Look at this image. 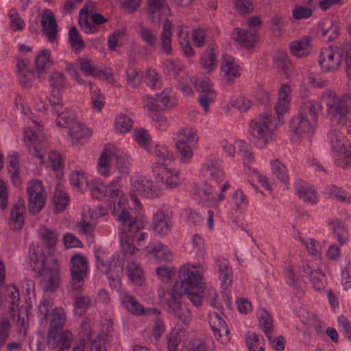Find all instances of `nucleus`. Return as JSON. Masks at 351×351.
<instances>
[{
  "label": "nucleus",
  "instance_id": "37998d69",
  "mask_svg": "<svg viewBox=\"0 0 351 351\" xmlns=\"http://www.w3.org/2000/svg\"><path fill=\"white\" fill-rule=\"evenodd\" d=\"M79 25L86 34H93L98 30V27L88 20V7L86 5H84L80 11Z\"/></svg>",
  "mask_w": 351,
  "mask_h": 351
},
{
  "label": "nucleus",
  "instance_id": "7ed1b4c3",
  "mask_svg": "<svg viewBox=\"0 0 351 351\" xmlns=\"http://www.w3.org/2000/svg\"><path fill=\"white\" fill-rule=\"evenodd\" d=\"M202 173L206 179V182L197 187L195 198L199 204L209 207L219 202L215 197V191L223 178L219 160L214 156H210L202 165Z\"/></svg>",
  "mask_w": 351,
  "mask_h": 351
},
{
  "label": "nucleus",
  "instance_id": "cd10ccee",
  "mask_svg": "<svg viewBox=\"0 0 351 351\" xmlns=\"http://www.w3.org/2000/svg\"><path fill=\"white\" fill-rule=\"evenodd\" d=\"M257 32L255 29L249 30L235 28L234 29L232 37L234 40L247 49L252 48L257 41Z\"/></svg>",
  "mask_w": 351,
  "mask_h": 351
},
{
  "label": "nucleus",
  "instance_id": "2f4dec72",
  "mask_svg": "<svg viewBox=\"0 0 351 351\" xmlns=\"http://www.w3.org/2000/svg\"><path fill=\"white\" fill-rule=\"evenodd\" d=\"M295 191L300 199L310 204L317 202V197L315 189L306 182L299 180L294 184Z\"/></svg>",
  "mask_w": 351,
  "mask_h": 351
},
{
  "label": "nucleus",
  "instance_id": "a878e982",
  "mask_svg": "<svg viewBox=\"0 0 351 351\" xmlns=\"http://www.w3.org/2000/svg\"><path fill=\"white\" fill-rule=\"evenodd\" d=\"M215 268L219 274V278L223 289H227L232 283V271L228 261L223 257L215 259Z\"/></svg>",
  "mask_w": 351,
  "mask_h": 351
},
{
  "label": "nucleus",
  "instance_id": "e2e57ef3",
  "mask_svg": "<svg viewBox=\"0 0 351 351\" xmlns=\"http://www.w3.org/2000/svg\"><path fill=\"white\" fill-rule=\"evenodd\" d=\"M49 82L52 90L60 91L64 88L66 78L63 73L54 72L49 76Z\"/></svg>",
  "mask_w": 351,
  "mask_h": 351
},
{
  "label": "nucleus",
  "instance_id": "dca6fc26",
  "mask_svg": "<svg viewBox=\"0 0 351 351\" xmlns=\"http://www.w3.org/2000/svg\"><path fill=\"white\" fill-rule=\"evenodd\" d=\"M171 89L166 88L162 93L156 95L155 97L150 95L145 97L144 101L146 102L148 110L157 112L171 107L173 97L171 95Z\"/></svg>",
  "mask_w": 351,
  "mask_h": 351
},
{
  "label": "nucleus",
  "instance_id": "6e6d98bb",
  "mask_svg": "<svg viewBox=\"0 0 351 351\" xmlns=\"http://www.w3.org/2000/svg\"><path fill=\"white\" fill-rule=\"evenodd\" d=\"M69 42L75 53L80 52L85 47V44L75 27H71L69 31Z\"/></svg>",
  "mask_w": 351,
  "mask_h": 351
},
{
  "label": "nucleus",
  "instance_id": "f257e3e1",
  "mask_svg": "<svg viewBox=\"0 0 351 351\" xmlns=\"http://www.w3.org/2000/svg\"><path fill=\"white\" fill-rule=\"evenodd\" d=\"M180 285L176 283L166 293V308L169 313L174 315L183 324L187 325L191 320L189 309L181 304L180 299L183 293L196 306L202 304L204 283L199 271L190 269L183 266L179 271Z\"/></svg>",
  "mask_w": 351,
  "mask_h": 351
},
{
  "label": "nucleus",
  "instance_id": "79ce46f5",
  "mask_svg": "<svg viewBox=\"0 0 351 351\" xmlns=\"http://www.w3.org/2000/svg\"><path fill=\"white\" fill-rule=\"evenodd\" d=\"M75 65L85 75L95 77L102 74L99 69L94 65L93 62L87 58H77Z\"/></svg>",
  "mask_w": 351,
  "mask_h": 351
},
{
  "label": "nucleus",
  "instance_id": "ea45409f",
  "mask_svg": "<svg viewBox=\"0 0 351 351\" xmlns=\"http://www.w3.org/2000/svg\"><path fill=\"white\" fill-rule=\"evenodd\" d=\"M112 150L109 147L103 149L97 164V171L99 173L104 177H108L110 171V158Z\"/></svg>",
  "mask_w": 351,
  "mask_h": 351
},
{
  "label": "nucleus",
  "instance_id": "5701e85b",
  "mask_svg": "<svg viewBox=\"0 0 351 351\" xmlns=\"http://www.w3.org/2000/svg\"><path fill=\"white\" fill-rule=\"evenodd\" d=\"M16 67L18 80L21 85L25 88L31 87L34 80V73L29 68V61L24 58H18Z\"/></svg>",
  "mask_w": 351,
  "mask_h": 351
},
{
  "label": "nucleus",
  "instance_id": "f3484780",
  "mask_svg": "<svg viewBox=\"0 0 351 351\" xmlns=\"http://www.w3.org/2000/svg\"><path fill=\"white\" fill-rule=\"evenodd\" d=\"M81 338L74 346L82 343L84 348L86 344H90V351H106L105 348L101 343L99 334L93 331L86 322H83L81 324Z\"/></svg>",
  "mask_w": 351,
  "mask_h": 351
},
{
  "label": "nucleus",
  "instance_id": "1a4fd4ad",
  "mask_svg": "<svg viewBox=\"0 0 351 351\" xmlns=\"http://www.w3.org/2000/svg\"><path fill=\"white\" fill-rule=\"evenodd\" d=\"M131 186L130 198L135 204H140L136 195L147 198H155L158 197L160 193V189L154 185L152 181L144 177L132 180Z\"/></svg>",
  "mask_w": 351,
  "mask_h": 351
},
{
  "label": "nucleus",
  "instance_id": "393cba45",
  "mask_svg": "<svg viewBox=\"0 0 351 351\" xmlns=\"http://www.w3.org/2000/svg\"><path fill=\"white\" fill-rule=\"evenodd\" d=\"M291 88L288 84H282L278 91V99L275 106V111L279 122L283 123V114L288 111Z\"/></svg>",
  "mask_w": 351,
  "mask_h": 351
},
{
  "label": "nucleus",
  "instance_id": "7c9ffc66",
  "mask_svg": "<svg viewBox=\"0 0 351 351\" xmlns=\"http://www.w3.org/2000/svg\"><path fill=\"white\" fill-rule=\"evenodd\" d=\"M153 229L160 236H165L171 226L169 217L162 211L158 210L153 216Z\"/></svg>",
  "mask_w": 351,
  "mask_h": 351
},
{
  "label": "nucleus",
  "instance_id": "f704fd0d",
  "mask_svg": "<svg viewBox=\"0 0 351 351\" xmlns=\"http://www.w3.org/2000/svg\"><path fill=\"white\" fill-rule=\"evenodd\" d=\"M149 254H153L158 261L169 262L172 259V255L169 249L160 242H153L147 247Z\"/></svg>",
  "mask_w": 351,
  "mask_h": 351
},
{
  "label": "nucleus",
  "instance_id": "680f3d73",
  "mask_svg": "<svg viewBox=\"0 0 351 351\" xmlns=\"http://www.w3.org/2000/svg\"><path fill=\"white\" fill-rule=\"evenodd\" d=\"M178 152V158L182 164H188L191 162L194 147L190 145H176Z\"/></svg>",
  "mask_w": 351,
  "mask_h": 351
},
{
  "label": "nucleus",
  "instance_id": "473e14b6",
  "mask_svg": "<svg viewBox=\"0 0 351 351\" xmlns=\"http://www.w3.org/2000/svg\"><path fill=\"white\" fill-rule=\"evenodd\" d=\"M172 23L168 19H165L162 24V30L160 34L159 42L162 51L167 54L170 55L172 52L171 37L173 35Z\"/></svg>",
  "mask_w": 351,
  "mask_h": 351
},
{
  "label": "nucleus",
  "instance_id": "412c9836",
  "mask_svg": "<svg viewBox=\"0 0 351 351\" xmlns=\"http://www.w3.org/2000/svg\"><path fill=\"white\" fill-rule=\"evenodd\" d=\"M41 27L43 34L50 43L56 40L58 34V23L51 10L45 9L41 17Z\"/></svg>",
  "mask_w": 351,
  "mask_h": 351
},
{
  "label": "nucleus",
  "instance_id": "4d7b16f0",
  "mask_svg": "<svg viewBox=\"0 0 351 351\" xmlns=\"http://www.w3.org/2000/svg\"><path fill=\"white\" fill-rule=\"evenodd\" d=\"M116 167L121 174L128 175L131 170V158L125 153L116 154Z\"/></svg>",
  "mask_w": 351,
  "mask_h": 351
},
{
  "label": "nucleus",
  "instance_id": "0e129e2a",
  "mask_svg": "<svg viewBox=\"0 0 351 351\" xmlns=\"http://www.w3.org/2000/svg\"><path fill=\"white\" fill-rule=\"evenodd\" d=\"M274 64L277 69L283 71L285 75H288L291 63L286 53L279 52L276 53L274 57Z\"/></svg>",
  "mask_w": 351,
  "mask_h": 351
},
{
  "label": "nucleus",
  "instance_id": "2eb2a0df",
  "mask_svg": "<svg viewBox=\"0 0 351 351\" xmlns=\"http://www.w3.org/2000/svg\"><path fill=\"white\" fill-rule=\"evenodd\" d=\"M119 300L122 306L132 314L137 315H158L160 314V311L158 308H145L134 296L128 292H120Z\"/></svg>",
  "mask_w": 351,
  "mask_h": 351
},
{
  "label": "nucleus",
  "instance_id": "c85d7f7f",
  "mask_svg": "<svg viewBox=\"0 0 351 351\" xmlns=\"http://www.w3.org/2000/svg\"><path fill=\"white\" fill-rule=\"evenodd\" d=\"M25 206L23 200H18L10 211V227L12 230H19L25 221Z\"/></svg>",
  "mask_w": 351,
  "mask_h": 351
},
{
  "label": "nucleus",
  "instance_id": "9b49d317",
  "mask_svg": "<svg viewBox=\"0 0 351 351\" xmlns=\"http://www.w3.org/2000/svg\"><path fill=\"white\" fill-rule=\"evenodd\" d=\"M40 278V285L45 292L57 289L60 282V269L57 261L48 263L44 271L36 276Z\"/></svg>",
  "mask_w": 351,
  "mask_h": 351
},
{
  "label": "nucleus",
  "instance_id": "49530a36",
  "mask_svg": "<svg viewBox=\"0 0 351 351\" xmlns=\"http://www.w3.org/2000/svg\"><path fill=\"white\" fill-rule=\"evenodd\" d=\"M257 317L259 326L264 331L265 336H269L273 330V319L271 315L263 308H260L257 312Z\"/></svg>",
  "mask_w": 351,
  "mask_h": 351
},
{
  "label": "nucleus",
  "instance_id": "c03bdc74",
  "mask_svg": "<svg viewBox=\"0 0 351 351\" xmlns=\"http://www.w3.org/2000/svg\"><path fill=\"white\" fill-rule=\"evenodd\" d=\"M127 261L128 262L126 267V274L128 277L134 284L142 285L143 282L142 279L143 271L140 265L133 261H129L127 259Z\"/></svg>",
  "mask_w": 351,
  "mask_h": 351
},
{
  "label": "nucleus",
  "instance_id": "09e8293b",
  "mask_svg": "<svg viewBox=\"0 0 351 351\" xmlns=\"http://www.w3.org/2000/svg\"><path fill=\"white\" fill-rule=\"evenodd\" d=\"M201 62L208 72L212 71L217 64V54L214 46H209L202 57Z\"/></svg>",
  "mask_w": 351,
  "mask_h": 351
},
{
  "label": "nucleus",
  "instance_id": "de8ad7c7",
  "mask_svg": "<svg viewBox=\"0 0 351 351\" xmlns=\"http://www.w3.org/2000/svg\"><path fill=\"white\" fill-rule=\"evenodd\" d=\"M90 298L84 295H76L73 299V308L75 315H83L86 310L91 306Z\"/></svg>",
  "mask_w": 351,
  "mask_h": 351
},
{
  "label": "nucleus",
  "instance_id": "f8f14e48",
  "mask_svg": "<svg viewBox=\"0 0 351 351\" xmlns=\"http://www.w3.org/2000/svg\"><path fill=\"white\" fill-rule=\"evenodd\" d=\"M7 290L9 292V296L11 299V306L9 312L12 317L14 316V313L19 311L16 326L19 332H25L28 326L27 313L25 308L19 309V301L20 294L18 288L14 284L8 285Z\"/></svg>",
  "mask_w": 351,
  "mask_h": 351
},
{
  "label": "nucleus",
  "instance_id": "a18cd8bd",
  "mask_svg": "<svg viewBox=\"0 0 351 351\" xmlns=\"http://www.w3.org/2000/svg\"><path fill=\"white\" fill-rule=\"evenodd\" d=\"M138 221L141 223L142 227L136 232H134V237H133L130 238L128 237V238L125 239L126 240L125 241H128L127 243H128L129 245L131 246V247H133L135 250H131L128 249V250L125 251L123 249L122 243H121V253L124 254L125 257H128V256H132L136 251H138L137 247L134 246L135 242H136V245L138 246L141 247L142 245H141V242L145 239V233H144V232H139L140 230L143 228V222L141 220H138ZM120 242H121V240H120Z\"/></svg>",
  "mask_w": 351,
  "mask_h": 351
},
{
  "label": "nucleus",
  "instance_id": "ddd939ff",
  "mask_svg": "<svg viewBox=\"0 0 351 351\" xmlns=\"http://www.w3.org/2000/svg\"><path fill=\"white\" fill-rule=\"evenodd\" d=\"M341 45L330 47L321 51L319 63L322 69L327 72H334L340 66L342 61V53L339 51Z\"/></svg>",
  "mask_w": 351,
  "mask_h": 351
},
{
  "label": "nucleus",
  "instance_id": "aec40b11",
  "mask_svg": "<svg viewBox=\"0 0 351 351\" xmlns=\"http://www.w3.org/2000/svg\"><path fill=\"white\" fill-rule=\"evenodd\" d=\"M69 135L73 145H78L86 143L91 135L90 130L82 122L73 121L69 125Z\"/></svg>",
  "mask_w": 351,
  "mask_h": 351
},
{
  "label": "nucleus",
  "instance_id": "603ef678",
  "mask_svg": "<svg viewBox=\"0 0 351 351\" xmlns=\"http://www.w3.org/2000/svg\"><path fill=\"white\" fill-rule=\"evenodd\" d=\"M271 171L281 182L287 184L289 182V176L285 165L278 160H274L271 162Z\"/></svg>",
  "mask_w": 351,
  "mask_h": 351
},
{
  "label": "nucleus",
  "instance_id": "e433bc0d",
  "mask_svg": "<svg viewBox=\"0 0 351 351\" xmlns=\"http://www.w3.org/2000/svg\"><path fill=\"white\" fill-rule=\"evenodd\" d=\"M52 60L50 59V51L47 49H43L35 58L36 71L38 77L43 78L45 69L50 67Z\"/></svg>",
  "mask_w": 351,
  "mask_h": 351
},
{
  "label": "nucleus",
  "instance_id": "bb28decb",
  "mask_svg": "<svg viewBox=\"0 0 351 351\" xmlns=\"http://www.w3.org/2000/svg\"><path fill=\"white\" fill-rule=\"evenodd\" d=\"M221 71L223 75V80L227 83H230L235 77L239 75L238 66L235 63L234 58L227 54L223 55Z\"/></svg>",
  "mask_w": 351,
  "mask_h": 351
},
{
  "label": "nucleus",
  "instance_id": "6e6552de",
  "mask_svg": "<svg viewBox=\"0 0 351 351\" xmlns=\"http://www.w3.org/2000/svg\"><path fill=\"white\" fill-rule=\"evenodd\" d=\"M70 271L72 288L79 291L84 285V280L87 275V260L81 254L73 255L70 260Z\"/></svg>",
  "mask_w": 351,
  "mask_h": 351
},
{
  "label": "nucleus",
  "instance_id": "20e7f679",
  "mask_svg": "<svg viewBox=\"0 0 351 351\" xmlns=\"http://www.w3.org/2000/svg\"><path fill=\"white\" fill-rule=\"evenodd\" d=\"M110 198L113 204L112 215L121 222L119 228V238L121 241L123 250H134L133 247L129 245L126 239L134 237V232H136L141 227V223L136 218H133L126 210L127 199L123 195V193L118 189L110 191Z\"/></svg>",
  "mask_w": 351,
  "mask_h": 351
},
{
  "label": "nucleus",
  "instance_id": "052dcab7",
  "mask_svg": "<svg viewBox=\"0 0 351 351\" xmlns=\"http://www.w3.org/2000/svg\"><path fill=\"white\" fill-rule=\"evenodd\" d=\"M310 280L313 287L317 291L323 290L326 285V275L319 269H314V271L311 273Z\"/></svg>",
  "mask_w": 351,
  "mask_h": 351
},
{
  "label": "nucleus",
  "instance_id": "c756f323",
  "mask_svg": "<svg viewBox=\"0 0 351 351\" xmlns=\"http://www.w3.org/2000/svg\"><path fill=\"white\" fill-rule=\"evenodd\" d=\"M329 140L332 150L339 152L345 149H350V145L344 134L337 128L333 127L329 132Z\"/></svg>",
  "mask_w": 351,
  "mask_h": 351
},
{
  "label": "nucleus",
  "instance_id": "3c124183",
  "mask_svg": "<svg viewBox=\"0 0 351 351\" xmlns=\"http://www.w3.org/2000/svg\"><path fill=\"white\" fill-rule=\"evenodd\" d=\"M54 115L56 116V125L62 128H69V125L73 121H76L74 118L72 112L67 108H64L62 110H59V112H53Z\"/></svg>",
  "mask_w": 351,
  "mask_h": 351
},
{
  "label": "nucleus",
  "instance_id": "8fccbe9b",
  "mask_svg": "<svg viewBox=\"0 0 351 351\" xmlns=\"http://www.w3.org/2000/svg\"><path fill=\"white\" fill-rule=\"evenodd\" d=\"M38 234L47 247L51 248L56 244L58 234L55 231L47 228L45 225L40 226Z\"/></svg>",
  "mask_w": 351,
  "mask_h": 351
},
{
  "label": "nucleus",
  "instance_id": "9d476101",
  "mask_svg": "<svg viewBox=\"0 0 351 351\" xmlns=\"http://www.w3.org/2000/svg\"><path fill=\"white\" fill-rule=\"evenodd\" d=\"M154 173L157 183L165 189H174L181 184L179 171L169 168L165 164L157 165L154 170Z\"/></svg>",
  "mask_w": 351,
  "mask_h": 351
},
{
  "label": "nucleus",
  "instance_id": "69168bd1",
  "mask_svg": "<svg viewBox=\"0 0 351 351\" xmlns=\"http://www.w3.org/2000/svg\"><path fill=\"white\" fill-rule=\"evenodd\" d=\"M246 344L249 351H265L263 338L254 333L247 335Z\"/></svg>",
  "mask_w": 351,
  "mask_h": 351
},
{
  "label": "nucleus",
  "instance_id": "c9c22d12",
  "mask_svg": "<svg viewBox=\"0 0 351 351\" xmlns=\"http://www.w3.org/2000/svg\"><path fill=\"white\" fill-rule=\"evenodd\" d=\"M136 32L139 38L149 48H155L158 43L157 33L155 31L139 23L136 26Z\"/></svg>",
  "mask_w": 351,
  "mask_h": 351
},
{
  "label": "nucleus",
  "instance_id": "b1692460",
  "mask_svg": "<svg viewBox=\"0 0 351 351\" xmlns=\"http://www.w3.org/2000/svg\"><path fill=\"white\" fill-rule=\"evenodd\" d=\"M65 317L64 313L61 308H55L52 311L51 315L49 332H48V341L51 339L54 340L57 335L62 332L63 326L64 324Z\"/></svg>",
  "mask_w": 351,
  "mask_h": 351
},
{
  "label": "nucleus",
  "instance_id": "a19ab883",
  "mask_svg": "<svg viewBox=\"0 0 351 351\" xmlns=\"http://www.w3.org/2000/svg\"><path fill=\"white\" fill-rule=\"evenodd\" d=\"M156 160L165 164L167 162H171L174 160V156L171 151L169 150L167 147L162 145H155L153 148L150 147L149 150Z\"/></svg>",
  "mask_w": 351,
  "mask_h": 351
},
{
  "label": "nucleus",
  "instance_id": "bf43d9fd",
  "mask_svg": "<svg viewBox=\"0 0 351 351\" xmlns=\"http://www.w3.org/2000/svg\"><path fill=\"white\" fill-rule=\"evenodd\" d=\"M133 137L139 146L149 150L151 138L148 132L143 128L135 129L133 132Z\"/></svg>",
  "mask_w": 351,
  "mask_h": 351
},
{
  "label": "nucleus",
  "instance_id": "4468645a",
  "mask_svg": "<svg viewBox=\"0 0 351 351\" xmlns=\"http://www.w3.org/2000/svg\"><path fill=\"white\" fill-rule=\"evenodd\" d=\"M196 90L199 92L198 102L205 112L209 109L210 104L212 103L215 97V93L212 88L210 80L206 77H201L191 80Z\"/></svg>",
  "mask_w": 351,
  "mask_h": 351
},
{
  "label": "nucleus",
  "instance_id": "0eeeda50",
  "mask_svg": "<svg viewBox=\"0 0 351 351\" xmlns=\"http://www.w3.org/2000/svg\"><path fill=\"white\" fill-rule=\"evenodd\" d=\"M131 256L125 257L121 255H113L108 259L97 256V267L101 272L109 275V278L113 281H119L123 274V262Z\"/></svg>",
  "mask_w": 351,
  "mask_h": 351
},
{
  "label": "nucleus",
  "instance_id": "72a5a7b5",
  "mask_svg": "<svg viewBox=\"0 0 351 351\" xmlns=\"http://www.w3.org/2000/svg\"><path fill=\"white\" fill-rule=\"evenodd\" d=\"M310 38L304 36L299 40L293 41L289 46L290 53L297 57L306 56L311 51Z\"/></svg>",
  "mask_w": 351,
  "mask_h": 351
},
{
  "label": "nucleus",
  "instance_id": "a211bd4d",
  "mask_svg": "<svg viewBox=\"0 0 351 351\" xmlns=\"http://www.w3.org/2000/svg\"><path fill=\"white\" fill-rule=\"evenodd\" d=\"M221 314H222L221 312H210L209 324L216 339H219L221 343L226 344L230 341L229 330Z\"/></svg>",
  "mask_w": 351,
  "mask_h": 351
},
{
  "label": "nucleus",
  "instance_id": "f03ea898",
  "mask_svg": "<svg viewBox=\"0 0 351 351\" xmlns=\"http://www.w3.org/2000/svg\"><path fill=\"white\" fill-rule=\"evenodd\" d=\"M321 110V104L313 100L307 101L300 106L297 115L290 121L292 141H311V135L316 128Z\"/></svg>",
  "mask_w": 351,
  "mask_h": 351
},
{
  "label": "nucleus",
  "instance_id": "4be33fe9",
  "mask_svg": "<svg viewBox=\"0 0 351 351\" xmlns=\"http://www.w3.org/2000/svg\"><path fill=\"white\" fill-rule=\"evenodd\" d=\"M54 259L47 260L45 254L36 245L29 247V264L32 270L36 274V276L44 271L48 263H51Z\"/></svg>",
  "mask_w": 351,
  "mask_h": 351
},
{
  "label": "nucleus",
  "instance_id": "774afa93",
  "mask_svg": "<svg viewBox=\"0 0 351 351\" xmlns=\"http://www.w3.org/2000/svg\"><path fill=\"white\" fill-rule=\"evenodd\" d=\"M342 53L346 64V73L351 76V42L345 43L341 45V49L339 51Z\"/></svg>",
  "mask_w": 351,
  "mask_h": 351
},
{
  "label": "nucleus",
  "instance_id": "5fc2aeb1",
  "mask_svg": "<svg viewBox=\"0 0 351 351\" xmlns=\"http://www.w3.org/2000/svg\"><path fill=\"white\" fill-rule=\"evenodd\" d=\"M329 226L333 234L337 236L340 244H344L347 240L348 232L344 229L341 221L337 219H331L329 221Z\"/></svg>",
  "mask_w": 351,
  "mask_h": 351
},
{
  "label": "nucleus",
  "instance_id": "39448f33",
  "mask_svg": "<svg viewBox=\"0 0 351 351\" xmlns=\"http://www.w3.org/2000/svg\"><path fill=\"white\" fill-rule=\"evenodd\" d=\"M322 100L327 107V113L334 125H345L351 117V97L347 95L338 96L332 91L322 95Z\"/></svg>",
  "mask_w": 351,
  "mask_h": 351
},
{
  "label": "nucleus",
  "instance_id": "864d4df0",
  "mask_svg": "<svg viewBox=\"0 0 351 351\" xmlns=\"http://www.w3.org/2000/svg\"><path fill=\"white\" fill-rule=\"evenodd\" d=\"M133 121L132 119L124 114H119L114 121V128L117 132L124 134L130 131L132 128Z\"/></svg>",
  "mask_w": 351,
  "mask_h": 351
},
{
  "label": "nucleus",
  "instance_id": "4c0bfd02",
  "mask_svg": "<svg viewBox=\"0 0 351 351\" xmlns=\"http://www.w3.org/2000/svg\"><path fill=\"white\" fill-rule=\"evenodd\" d=\"M147 12L151 15L152 23L154 25H159L160 19H155L156 12H169V9L165 0H147Z\"/></svg>",
  "mask_w": 351,
  "mask_h": 351
},
{
  "label": "nucleus",
  "instance_id": "338daca9",
  "mask_svg": "<svg viewBox=\"0 0 351 351\" xmlns=\"http://www.w3.org/2000/svg\"><path fill=\"white\" fill-rule=\"evenodd\" d=\"M337 157L336 158L337 165L342 167L343 169L351 168V150L350 149H345L341 152H337Z\"/></svg>",
  "mask_w": 351,
  "mask_h": 351
},
{
  "label": "nucleus",
  "instance_id": "13d9d810",
  "mask_svg": "<svg viewBox=\"0 0 351 351\" xmlns=\"http://www.w3.org/2000/svg\"><path fill=\"white\" fill-rule=\"evenodd\" d=\"M47 195L28 196V210L34 215L38 213L44 206Z\"/></svg>",
  "mask_w": 351,
  "mask_h": 351
},
{
  "label": "nucleus",
  "instance_id": "58836bf2",
  "mask_svg": "<svg viewBox=\"0 0 351 351\" xmlns=\"http://www.w3.org/2000/svg\"><path fill=\"white\" fill-rule=\"evenodd\" d=\"M198 141L196 131L192 128H183L178 132L176 145L195 147Z\"/></svg>",
  "mask_w": 351,
  "mask_h": 351
},
{
  "label": "nucleus",
  "instance_id": "6ab92c4d",
  "mask_svg": "<svg viewBox=\"0 0 351 351\" xmlns=\"http://www.w3.org/2000/svg\"><path fill=\"white\" fill-rule=\"evenodd\" d=\"M24 141L29 152L43 161L47 153V143L38 140V134L31 130H26L24 133Z\"/></svg>",
  "mask_w": 351,
  "mask_h": 351
},
{
  "label": "nucleus",
  "instance_id": "423d86ee",
  "mask_svg": "<svg viewBox=\"0 0 351 351\" xmlns=\"http://www.w3.org/2000/svg\"><path fill=\"white\" fill-rule=\"evenodd\" d=\"M276 128L271 116L261 115L250 121L249 134L256 145L262 148L273 141V132Z\"/></svg>",
  "mask_w": 351,
  "mask_h": 351
}]
</instances>
